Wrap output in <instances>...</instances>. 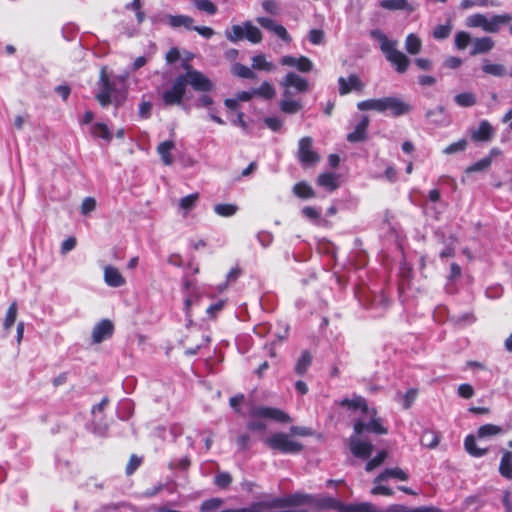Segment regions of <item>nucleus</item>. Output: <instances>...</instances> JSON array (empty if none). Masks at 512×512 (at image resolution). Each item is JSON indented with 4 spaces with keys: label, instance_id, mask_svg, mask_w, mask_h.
Masks as SVG:
<instances>
[{
    "label": "nucleus",
    "instance_id": "09e8293b",
    "mask_svg": "<svg viewBox=\"0 0 512 512\" xmlns=\"http://www.w3.org/2000/svg\"><path fill=\"white\" fill-rule=\"evenodd\" d=\"M252 67L257 70L271 71L274 66L271 62L266 60L262 54L256 55L252 58Z\"/></svg>",
    "mask_w": 512,
    "mask_h": 512
},
{
    "label": "nucleus",
    "instance_id": "f3484780",
    "mask_svg": "<svg viewBox=\"0 0 512 512\" xmlns=\"http://www.w3.org/2000/svg\"><path fill=\"white\" fill-rule=\"evenodd\" d=\"M285 88L294 87L298 92H306L309 89L308 81L294 72H289L283 82Z\"/></svg>",
    "mask_w": 512,
    "mask_h": 512
},
{
    "label": "nucleus",
    "instance_id": "72a5a7b5",
    "mask_svg": "<svg viewBox=\"0 0 512 512\" xmlns=\"http://www.w3.org/2000/svg\"><path fill=\"white\" fill-rule=\"evenodd\" d=\"M294 194L301 199H310L315 197V191L305 181L298 182L293 187Z\"/></svg>",
    "mask_w": 512,
    "mask_h": 512
},
{
    "label": "nucleus",
    "instance_id": "603ef678",
    "mask_svg": "<svg viewBox=\"0 0 512 512\" xmlns=\"http://www.w3.org/2000/svg\"><path fill=\"white\" fill-rule=\"evenodd\" d=\"M487 20L488 18L484 14L476 13L467 18L466 24L468 27H481L484 29Z\"/></svg>",
    "mask_w": 512,
    "mask_h": 512
},
{
    "label": "nucleus",
    "instance_id": "423d86ee",
    "mask_svg": "<svg viewBox=\"0 0 512 512\" xmlns=\"http://www.w3.org/2000/svg\"><path fill=\"white\" fill-rule=\"evenodd\" d=\"M226 38L233 43L246 38L253 44H258L262 41V32L259 28L252 25L250 21L244 22L243 26L233 25L230 29L225 31Z\"/></svg>",
    "mask_w": 512,
    "mask_h": 512
},
{
    "label": "nucleus",
    "instance_id": "37998d69",
    "mask_svg": "<svg viewBox=\"0 0 512 512\" xmlns=\"http://www.w3.org/2000/svg\"><path fill=\"white\" fill-rule=\"evenodd\" d=\"M502 433V428L494 424H485L479 427L477 435L479 438H485Z\"/></svg>",
    "mask_w": 512,
    "mask_h": 512
},
{
    "label": "nucleus",
    "instance_id": "dca6fc26",
    "mask_svg": "<svg viewBox=\"0 0 512 512\" xmlns=\"http://www.w3.org/2000/svg\"><path fill=\"white\" fill-rule=\"evenodd\" d=\"M338 84H339V94L340 95H347L352 90L362 91L363 87H364L360 78L356 74L349 75V77L347 79L344 77H340L338 79Z\"/></svg>",
    "mask_w": 512,
    "mask_h": 512
},
{
    "label": "nucleus",
    "instance_id": "39448f33",
    "mask_svg": "<svg viewBox=\"0 0 512 512\" xmlns=\"http://www.w3.org/2000/svg\"><path fill=\"white\" fill-rule=\"evenodd\" d=\"M265 444L273 451L281 454H298L303 450V445L293 440L289 434L277 432L265 439Z\"/></svg>",
    "mask_w": 512,
    "mask_h": 512
},
{
    "label": "nucleus",
    "instance_id": "2f4dec72",
    "mask_svg": "<svg viewBox=\"0 0 512 512\" xmlns=\"http://www.w3.org/2000/svg\"><path fill=\"white\" fill-rule=\"evenodd\" d=\"M317 184L328 189L329 191H334L339 186L336 175L330 172L320 174L317 177Z\"/></svg>",
    "mask_w": 512,
    "mask_h": 512
},
{
    "label": "nucleus",
    "instance_id": "5fc2aeb1",
    "mask_svg": "<svg viewBox=\"0 0 512 512\" xmlns=\"http://www.w3.org/2000/svg\"><path fill=\"white\" fill-rule=\"evenodd\" d=\"M198 199H199L198 193L189 194V195L181 198L180 203H179L180 208L185 211L191 210L195 206Z\"/></svg>",
    "mask_w": 512,
    "mask_h": 512
},
{
    "label": "nucleus",
    "instance_id": "bf43d9fd",
    "mask_svg": "<svg viewBox=\"0 0 512 512\" xmlns=\"http://www.w3.org/2000/svg\"><path fill=\"white\" fill-rule=\"evenodd\" d=\"M141 463H142V458L138 457L135 454H132L130 456L129 461L125 468L126 475H128V476L132 475L140 467Z\"/></svg>",
    "mask_w": 512,
    "mask_h": 512
},
{
    "label": "nucleus",
    "instance_id": "f8f14e48",
    "mask_svg": "<svg viewBox=\"0 0 512 512\" xmlns=\"http://www.w3.org/2000/svg\"><path fill=\"white\" fill-rule=\"evenodd\" d=\"M312 502L311 512H322L329 510L341 512L343 504V502L340 500L326 495H313Z\"/></svg>",
    "mask_w": 512,
    "mask_h": 512
},
{
    "label": "nucleus",
    "instance_id": "a18cd8bd",
    "mask_svg": "<svg viewBox=\"0 0 512 512\" xmlns=\"http://www.w3.org/2000/svg\"><path fill=\"white\" fill-rule=\"evenodd\" d=\"M455 102L461 107H471L476 104V97L471 92H464L455 96Z\"/></svg>",
    "mask_w": 512,
    "mask_h": 512
},
{
    "label": "nucleus",
    "instance_id": "9d476101",
    "mask_svg": "<svg viewBox=\"0 0 512 512\" xmlns=\"http://www.w3.org/2000/svg\"><path fill=\"white\" fill-rule=\"evenodd\" d=\"M411 106L397 97L379 98V112L390 111L391 115L398 117L409 113Z\"/></svg>",
    "mask_w": 512,
    "mask_h": 512
},
{
    "label": "nucleus",
    "instance_id": "3c124183",
    "mask_svg": "<svg viewBox=\"0 0 512 512\" xmlns=\"http://www.w3.org/2000/svg\"><path fill=\"white\" fill-rule=\"evenodd\" d=\"M418 396L417 388H410L406 391V393L402 396V406L404 409L408 410L412 407Z\"/></svg>",
    "mask_w": 512,
    "mask_h": 512
},
{
    "label": "nucleus",
    "instance_id": "a878e982",
    "mask_svg": "<svg viewBox=\"0 0 512 512\" xmlns=\"http://www.w3.org/2000/svg\"><path fill=\"white\" fill-rule=\"evenodd\" d=\"M441 439L440 432L433 430V429H425L421 436V445L428 448V449H435Z\"/></svg>",
    "mask_w": 512,
    "mask_h": 512
},
{
    "label": "nucleus",
    "instance_id": "cd10ccee",
    "mask_svg": "<svg viewBox=\"0 0 512 512\" xmlns=\"http://www.w3.org/2000/svg\"><path fill=\"white\" fill-rule=\"evenodd\" d=\"M312 359V354L308 350H304L295 364V373L299 376L305 375L312 364Z\"/></svg>",
    "mask_w": 512,
    "mask_h": 512
},
{
    "label": "nucleus",
    "instance_id": "13d9d810",
    "mask_svg": "<svg viewBox=\"0 0 512 512\" xmlns=\"http://www.w3.org/2000/svg\"><path fill=\"white\" fill-rule=\"evenodd\" d=\"M226 305V300L220 299L216 301L215 303H212L209 305L206 309V313L208 314L210 319H215L217 317V314L223 310L224 306Z\"/></svg>",
    "mask_w": 512,
    "mask_h": 512
},
{
    "label": "nucleus",
    "instance_id": "a19ab883",
    "mask_svg": "<svg viewBox=\"0 0 512 512\" xmlns=\"http://www.w3.org/2000/svg\"><path fill=\"white\" fill-rule=\"evenodd\" d=\"M232 73L244 79H255L256 74L247 66L236 63L232 66Z\"/></svg>",
    "mask_w": 512,
    "mask_h": 512
},
{
    "label": "nucleus",
    "instance_id": "393cba45",
    "mask_svg": "<svg viewBox=\"0 0 512 512\" xmlns=\"http://www.w3.org/2000/svg\"><path fill=\"white\" fill-rule=\"evenodd\" d=\"M341 512H384L381 509H378L371 502H359V503H350V504H342Z\"/></svg>",
    "mask_w": 512,
    "mask_h": 512
},
{
    "label": "nucleus",
    "instance_id": "79ce46f5",
    "mask_svg": "<svg viewBox=\"0 0 512 512\" xmlns=\"http://www.w3.org/2000/svg\"><path fill=\"white\" fill-rule=\"evenodd\" d=\"M472 42L471 36L466 31H459L455 35L454 43L457 50H465Z\"/></svg>",
    "mask_w": 512,
    "mask_h": 512
},
{
    "label": "nucleus",
    "instance_id": "6ab92c4d",
    "mask_svg": "<svg viewBox=\"0 0 512 512\" xmlns=\"http://www.w3.org/2000/svg\"><path fill=\"white\" fill-rule=\"evenodd\" d=\"M495 42L490 37H480L475 38L472 42V48L470 50V55L475 56L479 54H485L491 51L494 48Z\"/></svg>",
    "mask_w": 512,
    "mask_h": 512
},
{
    "label": "nucleus",
    "instance_id": "0e129e2a",
    "mask_svg": "<svg viewBox=\"0 0 512 512\" xmlns=\"http://www.w3.org/2000/svg\"><path fill=\"white\" fill-rule=\"evenodd\" d=\"M252 439L248 433H242L236 438V444L241 451H246L250 448Z\"/></svg>",
    "mask_w": 512,
    "mask_h": 512
},
{
    "label": "nucleus",
    "instance_id": "8fccbe9b",
    "mask_svg": "<svg viewBox=\"0 0 512 512\" xmlns=\"http://www.w3.org/2000/svg\"><path fill=\"white\" fill-rule=\"evenodd\" d=\"M387 456L388 454L385 450L378 452V454L375 457H373L366 463L365 470L367 472L373 471L375 468L380 466L385 461Z\"/></svg>",
    "mask_w": 512,
    "mask_h": 512
},
{
    "label": "nucleus",
    "instance_id": "1a4fd4ad",
    "mask_svg": "<svg viewBox=\"0 0 512 512\" xmlns=\"http://www.w3.org/2000/svg\"><path fill=\"white\" fill-rule=\"evenodd\" d=\"M361 436L362 434H356L353 431L349 437V449L354 457L368 459L374 450V446L371 442L362 440Z\"/></svg>",
    "mask_w": 512,
    "mask_h": 512
},
{
    "label": "nucleus",
    "instance_id": "4be33fe9",
    "mask_svg": "<svg viewBox=\"0 0 512 512\" xmlns=\"http://www.w3.org/2000/svg\"><path fill=\"white\" fill-rule=\"evenodd\" d=\"M389 478H396L400 481H407L409 476L399 467L387 468L374 479V483H381L388 480Z\"/></svg>",
    "mask_w": 512,
    "mask_h": 512
},
{
    "label": "nucleus",
    "instance_id": "7c9ffc66",
    "mask_svg": "<svg viewBox=\"0 0 512 512\" xmlns=\"http://www.w3.org/2000/svg\"><path fill=\"white\" fill-rule=\"evenodd\" d=\"M464 447L466 451L474 457H482L488 452L487 448L477 447L475 436L472 434L466 436L464 440Z\"/></svg>",
    "mask_w": 512,
    "mask_h": 512
},
{
    "label": "nucleus",
    "instance_id": "052dcab7",
    "mask_svg": "<svg viewBox=\"0 0 512 512\" xmlns=\"http://www.w3.org/2000/svg\"><path fill=\"white\" fill-rule=\"evenodd\" d=\"M451 33V26L449 24L446 25H438L433 30V37L437 40H444L449 37Z\"/></svg>",
    "mask_w": 512,
    "mask_h": 512
},
{
    "label": "nucleus",
    "instance_id": "b1692460",
    "mask_svg": "<svg viewBox=\"0 0 512 512\" xmlns=\"http://www.w3.org/2000/svg\"><path fill=\"white\" fill-rule=\"evenodd\" d=\"M379 6L385 10L390 11H414V6L411 5L408 0H381Z\"/></svg>",
    "mask_w": 512,
    "mask_h": 512
},
{
    "label": "nucleus",
    "instance_id": "0eeeda50",
    "mask_svg": "<svg viewBox=\"0 0 512 512\" xmlns=\"http://www.w3.org/2000/svg\"><path fill=\"white\" fill-rule=\"evenodd\" d=\"M371 420L365 423L362 420H356L353 426V430L356 434H363L364 432L373 433L376 435H386L388 433V428L385 427L382 423V419L376 417L377 411L376 409H372L371 412Z\"/></svg>",
    "mask_w": 512,
    "mask_h": 512
},
{
    "label": "nucleus",
    "instance_id": "c9c22d12",
    "mask_svg": "<svg viewBox=\"0 0 512 512\" xmlns=\"http://www.w3.org/2000/svg\"><path fill=\"white\" fill-rule=\"evenodd\" d=\"M421 48L422 42L417 35L411 33L406 37L405 49L409 54L416 55L421 51Z\"/></svg>",
    "mask_w": 512,
    "mask_h": 512
},
{
    "label": "nucleus",
    "instance_id": "e433bc0d",
    "mask_svg": "<svg viewBox=\"0 0 512 512\" xmlns=\"http://www.w3.org/2000/svg\"><path fill=\"white\" fill-rule=\"evenodd\" d=\"M482 70L485 74L497 77H502L506 74V68L504 65L490 63L488 60H485V63L482 66Z\"/></svg>",
    "mask_w": 512,
    "mask_h": 512
},
{
    "label": "nucleus",
    "instance_id": "ddd939ff",
    "mask_svg": "<svg viewBox=\"0 0 512 512\" xmlns=\"http://www.w3.org/2000/svg\"><path fill=\"white\" fill-rule=\"evenodd\" d=\"M256 22L264 29L273 32L282 41L286 43H290L292 41V38L286 28L283 25L276 23L273 19L268 17H258L256 18Z\"/></svg>",
    "mask_w": 512,
    "mask_h": 512
},
{
    "label": "nucleus",
    "instance_id": "58836bf2",
    "mask_svg": "<svg viewBox=\"0 0 512 512\" xmlns=\"http://www.w3.org/2000/svg\"><path fill=\"white\" fill-rule=\"evenodd\" d=\"M254 94L255 96L270 100L275 97L276 92L269 82L264 81L258 88L254 89Z\"/></svg>",
    "mask_w": 512,
    "mask_h": 512
},
{
    "label": "nucleus",
    "instance_id": "ea45409f",
    "mask_svg": "<svg viewBox=\"0 0 512 512\" xmlns=\"http://www.w3.org/2000/svg\"><path fill=\"white\" fill-rule=\"evenodd\" d=\"M193 5L196 9L206 12L208 15H215L218 11L217 6L210 0H193Z\"/></svg>",
    "mask_w": 512,
    "mask_h": 512
},
{
    "label": "nucleus",
    "instance_id": "f704fd0d",
    "mask_svg": "<svg viewBox=\"0 0 512 512\" xmlns=\"http://www.w3.org/2000/svg\"><path fill=\"white\" fill-rule=\"evenodd\" d=\"M91 134L107 142H110L113 138L108 126L102 122H97L91 127Z\"/></svg>",
    "mask_w": 512,
    "mask_h": 512
},
{
    "label": "nucleus",
    "instance_id": "7ed1b4c3",
    "mask_svg": "<svg viewBox=\"0 0 512 512\" xmlns=\"http://www.w3.org/2000/svg\"><path fill=\"white\" fill-rule=\"evenodd\" d=\"M96 100L101 107L105 108L110 104L116 107L122 105L124 99L116 95V85L109 78L106 67H102L99 75V91L95 95Z\"/></svg>",
    "mask_w": 512,
    "mask_h": 512
},
{
    "label": "nucleus",
    "instance_id": "473e14b6",
    "mask_svg": "<svg viewBox=\"0 0 512 512\" xmlns=\"http://www.w3.org/2000/svg\"><path fill=\"white\" fill-rule=\"evenodd\" d=\"M499 472L503 477L512 479V453L510 451H504L499 466Z\"/></svg>",
    "mask_w": 512,
    "mask_h": 512
},
{
    "label": "nucleus",
    "instance_id": "4c0bfd02",
    "mask_svg": "<svg viewBox=\"0 0 512 512\" xmlns=\"http://www.w3.org/2000/svg\"><path fill=\"white\" fill-rule=\"evenodd\" d=\"M238 211V206L230 203H221L214 206V212L221 217H231Z\"/></svg>",
    "mask_w": 512,
    "mask_h": 512
},
{
    "label": "nucleus",
    "instance_id": "f257e3e1",
    "mask_svg": "<svg viewBox=\"0 0 512 512\" xmlns=\"http://www.w3.org/2000/svg\"><path fill=\"white\" fill-rule=\"evenodd\" d=\"M184 68L186 72L176 76L171 87L162 93L161 98L165 106L182 105L188 85L196 92L207 93L213 90L214 84L205 74L193 69L189 64Z\"/></svg>",
    "mask_w": 512,
    "mask_h": 512
},
{
    "label": "nucleus",
    "instance_id": "a211bd4d",
    "mask_svg": "<svg viewBox=\"0 0 512 512\" xmlns=\"http://www.w3.org/2000/svg\"><path fill=\"white\" fill-rule=\"evenodd\" d=\"M369 126L368 116H363L361 121L356 125L353 132L349 133L346 137L350 143L363 142L367 139V128Z\"/></svg>",
    "mask_w": 512,
    "mask_h": 512
},
{
    "label": "nucleus",
    "instance_id": "e2e57ef3",
    "mask_svg": "<svg viewBox=\"0 0 512 512\" xmlns=\"http://www.w3.org/2000/svg\"><path fill=\"white\" fill-rule=\"evenodd\" d=\"M357 108L360 111L375 110L379 112V99H368L358 102Z\"/></svg>",
    "mask_w": 512,
    "mask_h": 512
},
{
    "label": "nucleus",
    "instance_id": "c756f323",
    "mask_svg": "<svg viewBox=\"0 0 512 512\" xmlns=\"http://www.w3.org/2000/svg\"><path fill=\"white\" fill-rule=\"evenodd\" d=\"M168 22L174 28L183 26L187 30H193L194 27V19L187 15H169Z\"/></svg>",
    "mask_w": 512,
    "mask_h": 512
},
{
    "label": "nucleus",
    "instance_id": "de8ad7c7",
    "mask_svg": "<svg viewBox=\"0 0 512 512\" xmlns=\"http://www.w3.org/2000/svg\"><path fill=\"white\" fill-rule=\"evenodd\" d=\"M223 505L221 498H210L203 501L199 507V512H211L219 509Z\"/></svg>",
    "mask_w": 512,
    "mask_h": 512
},
{
    "label": "nucleus",
    "instance_id": "6e6d98bb",
    "mask_svg": "<svg viewBox=\"0 0 512 512\" xmlns=\"http://www.w3.org/2000/svg\"><path fill=\"white\" fill-rule=\"evenodd\" d=\"M467 140L466 139H460L457 142L451 143L448 145L444 150L443 153L445 154H454L457 152H462L467 148Z\"/></svg>",
    "mask_w": 512,
    "mask_h": 512
},
{
    "label": "nucleus",
    "instance_id": "4d7b16f0",
    "mask_svg": "<svg viewBox=\"0 0 512 512\" xmlns=\"http://www.w3.org/2000/svg\"><path fill=\"white\" fill-rule=\"evenodd\" d=\"M191 465V459L189 456H184L183 458L177 460V461H171L168 464V468L170 470H182L186 471Z\"/></svg>",
    "mask_w": 512,
    "mask_h": 512
},
{
    "label": "nucleus",
    "instance_id": "774afa93",
    "mask_svg": "<svg viewBox=\"0 0 512 512\" xmlns=\"http://www.w3.org/2000/svg\"><path fill=\"white\" fill-rule=\"evenodd\" d=\"M96 208V200L93 197H86L81 205V213L87 215Z\"/></svg>",
    "mask_w": 512,
    "mask_h": 512
},
{
    "label": "nucleus",
    "instance_id": "5701e85b",
    "mask_svg": "<svg viewBox=\"0 0 512 512\" xmlns=\"http://www.w3.org/2000/svg\"><path fill=\"white\" fill-rule=\"evenodd\" d=\"M512 21V15L510 14H501L494 15L491 19H488L484 31L488 33H497L500 30L501 24H507Z\"/></svg>",
    "mask_w": 512,
    "mask_h": 512
},
{
    "label": "nucleus",
    "instance_id": "bb28decb",
    "mask_svg": "<svg viewBox=\"0 0 512 512\" xmlns=\"http://www.w3.org/2000/svg\"><path fill=\"white\" fill-rule=\"evenodd\" d=\"M284 97L285 99L281 100L279 103L280 110L283 113L295 114L302 109V104L300 102L289 99L290 92L288 90L284 92Z\"/></svg>",
    "mask_w": 512,
    "mask_h": 512
},
{
    "label": "nucleus",
    "instance_id": "2eb2a0df",
    "mask_svg": "<svg viewBox=\"0 0 512 512\" xmlns=\"http://www.w3.org/2000/svg\"><path fill=\"white\" fill-rule=\"evenodd\" d=\"M494 128L488 120H482L477 129L471 130V139L475 142H489L494 137Z\"/></svg>",
    "mask_w": 512,
    "mask_h": 512
},
{
    "label": "nucleus",
    "instance_id": "680f3d73",
    "mask_svg": "<svg viewBox=\"0 0 512 512\" xmlns=\"http://www.w3.org/2000/svg\"><path fill=\"white\" fill-rule=\"evenodd\" d=\"M296 68L298 71H300L302 73H308L312 70L313 63L308 57L300 56L296 60Z\"/></svg>",
    "mask_w": 512,
    "mask_h": 512
},
{
    "label": "nucleus",
    "instance_id": "69168bd1",
    "mask_svg": "<svg viewBox=\"0 0 512 512\" xmlns=\"http://www.w3.org/2000/svg\"><path fill=\"white\" fill-rule=\"evenodd\" d=\"M325 38L324 31L321 29H312L309 32L308 39L313 45H320L323 43Z\"/></svg>",
    "mask_w": 512,
    "mask_h": 512
},
{
    "label": "nucleus",
    "instance_id": "6e6552de",
    "mask_svg": "<svg viewBox=\"0 0 512 512\" xmlns=\"http://www.w3.org/2000/svg\"><path fill=\"white\" fill-rule=\"evenodd\" d=\"M313 139L309 136L302 137L298 142V160L308 166H312L320 161L319 154L313 150Z\"/></svg>",
    "mask_w": 512,
    "mask_h": 512
},
{
    "label": "nucleus",
    "instance_id": "c85d7f7f",
    "mask_svg": "<svg viewBox=\"0 0 512 512\" xmlns=\"http://www.w3.org/2000/svg\"><path fill=\"white\" fill-rule=\"evenodd\" d=\"M175 147V144L171 140L161 142L157 147V152L161 157L162 162L169 166L173 163V157L171 150Z\"/></svg>",
    "mask_w": 512,
    "mask_h": 512
},
{
    "label": "nucleus",
    "instance_id": "f03ea898",
    "mask_svg": "<svg viewBox=\"0 0 512 512\" xmlns=\"http://www.w3.org/2000/svg\"><path fill=\"white\" fill-rule=\"evenodd\" d=\"M372 36L380 43V49L399 74L405 73L410 65V59L397 49V42L389 40L380 30L371 32Z\"/></svg>",
    "mask_w": 512,
    "mask_h": 512
},
{
    "label": "nucleus",
    "instance_id": "864d4df0",
    "mask_svg": "<svg viewBox=\"0 0 512 512\" xmlns=\"http://www.w3.org/2000/svg\"><path fill=\"white\" fill-rule=\"evenodd\" d=\"M232 483V477L228 472H220L214 478V484L220 489H227Z\"/></svg>",
    "mask_w": 512,
    "mask_h": 512
},
{
    "label": "nucleus",
    "instance_id": "aec40b11",
    "mask_svg": "<svg viewBox=\"0 0 512 512\" xmlns=\"http://www.w3.org/2000/svg\"><path fill=\"white\" fill-rule=\"evenodd\" d=\"M104 280L110 287H121L126 283L125 278L119 270L113 266H106L104 269Z\"/></svg>",
    "mask_w": 512,
    "mask_h": 512
},
{
    "label": "nucleus",
    "instance_id": "4468645a",
    "mask_svg": "<svg viewBox=\"0 0 512 512\" xmlns=\"http://www.w3.org/2000/svg\"><path fill=\"white\" fill-rule=\"evenodd\" d=\"M114 332V325L108 319H103L95 325L92 331V339L94 343H101L110 338Z\"/></svg>",
    "mask_w": 512,
    "mask_h": 512
},
{
    "label": "nucleus",
    "instance_id": "20e7f679",
    "mask_svg": "<svg viewBox=\"0 0 512 512\" xmlns=\"http://www.w3.org/2000/svg\"><path fill=\"white\" fill-rule=\"evenodd\" d=\"M280 512H311L313 494L296 492L277 497Z\"/></svg>",
    "mask_w": 512,
    "mask_h": 512
},
{
    "label": "nucleus",
    "instance_id": "9b49d317",
    "mask_svg": "<svg viewBox=\"0 0 512 512\" xmlns=\"http://www.w3.org/2000/svg\"><path fill=\"white\" fill-rule=\"evenodd\" d=\"M251 416L256 418L271 419L280 423H290L292 418L278 408L259 406L251 410Z\"/></svg>",
    "mask_w": 512,
    "mask_h": 512
},
{
    "label": "nucleus",
    "instance_id": "49530a36",
    "mask_svg": "<svg viewBox=\"0 0 512 512\" xmlns=\"http://www.w3.org/2000/svg\"><path fill=\"white\" fill-rule=\"evenodd\" d=\"M492 164V158L491 157H485L480 159L479 161L473 163L472 165L468 166L465 170L467 174L478 172V171H484L488 169Z\"/></svg>",
    "mask_w": 512,
    "mask_h": 512
},
{
    "label": "nucleus",
    "instance_id": "412c9836",
    "mask_svg": "<svg viewBox=\"0 0 512 512\" xmlns=\"http://www.w3.org/2000/svg\"><path fill=\"white\" fill-rule=\"evenodd\" d=\"M340 406L346 407L350 410H361L362 413L368 414L369 413V407L367 400L360 396L355 395L352 399L344 398L339 403Z\"/></svg>",
    "mask_w": 512,
    "mask_h": 512
},
{
    "label": "nucleus",
    "instance_id": "338daca9",
    "mask_svg": "<svg viewBox=\"0 0 512 512\" xmlns=\"http://www.w3.org/2000/svg\"><path fill=\"white\" fill-rule=\"evenodd\" d=\"M474 388L468 383L460 384L458 387V395L464 399H470L474 396Z\"/></svg>",
    "mask_w": 512,
    "mask_h": 512
},
{
    "label": "nucleus",
    "instance_id": "c03bdc74",
    "mask_svg": "<svg viewBox=\"0 0 512 512\" xmlns=\"http://www.w3.org/2000/svg\"><path fill=\"white\" fill-rule=\"evenodd\" d=\"M17 309V303L15 301L8 307L3 323L5 330H9L14 325L17 317Z\"/></svg>",
    "mask_w": 512,
    "mask_h": 512
}]
</instances>
